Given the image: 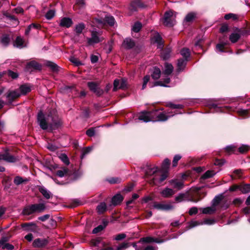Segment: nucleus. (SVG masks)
Masks as SVG:
<instances>
[{"instance_id": "nucleus-48", "label": "nucleus", "mask_w": 250, "mask_h": 250, "mask_svg": "<svg viewBox=\"0 0 250 250\" xmlns=\"http://www.w3.org/2000/svg\"><path fill=\"white\" fill-rule=\"evenodd\" d=\"M157 171V167L147 168L146 171V176L152 175L155 174Z\"/></svg>"}, {"instance_id": "nucleus-51", "label": "nucleus", "mask_w": 250, "mask_h": 250, "mask_svg": "<svg viewBox=\"0 0 250 250\" xmlns=\"http://www.w3.org/2000/svg\"><path fill=\"white\" fill-rule=\"evenodd\" d=\"M45 205V204H35L36 212H42L46 208V207Z\"/></svg>"}, {"instance_id": "nucleus-49", "label": "nucleus", "mask_w": 250, "mask_h": 250, "mask_svg": "<svg viewBox=\"0 0 250 250\" xmlns=\"http://www.w3.org/2000/svg\"><path fill=\"white\" fill-rule=\"evenodd\" d=\"M102 241V238L98 237L96 239H92L90 241V244L92 247H97L98 244Z\"/></svg>"}, {"instance_id": "nucleus-39", "label": "nucleus", "mask_w": 250, "mask_h": 250, "mask_svg": "<svg viewBox=\"0 0 250 250\" xmlns=\"http://www.w3.org/2000/svg\"><path fill=\"white\" fill-rule=\"evenodd\" d=\"M45 65L50 67L53 72H58L59 71V66L53 62L47 61L45 63Z\"/></svg>"}, {"instance_id": "nucleus-54", "label": "nucleus", "mask_w": 250, "mask_h": 250, "mask_svg": "<svg viewBox=\"0 0 250 250\" xmlns=\"http://www.w3.org/2000/svg\"><path fill=\"white\" fill-rule=\"evenodd\" d=\"M49 227H45L46 229H54L57 227V223L56 220L51 219L49 221Z\"/></svg>"}, {"instance_id": "nucleus-36", "label": "nucleus", "mask_w": 250, "mask_h": 250, "mask_svg": "<svg viewBox=\"0 0 250 250\" xmlns=\"http://www.w3.org/2000/svg\"><path fill=\"white\" fill-rule=\"evenodd\" d=\"M69 170L67 168L62 167L56 171V174L60 177H62L68 175Z\"/></svg>"}, {"instance_id": "nucleus-43", "label": "nucleus", "mask_w": 250, "mask_h": 250, "mask_svg": "<svg viewBox=\"0 0 250 250\" xmlns=\"http://www.w3.org/2000/svg\"><path fill=\"white\" fill-rule=\"evenodd\" d=\"M96 209L99 214L104 213L107 210L106 204H99Z\"/></svg>"}, {"instance_id": "nucleus-63", "label": "nucleus", "mask_w": 250, "mask_h": 250, "mask_svg": "<svg viewBox=\"0 0 250 250\" xmlns=\"http://www.w3.org/2000/svg\"><path fill=\"white\" fill-rule=\"evenodd\" d=\"M225 44L224 43H219L216 45V49L221 52L225 51Z\"/></svg>"}, {"instance_id": "nucleus-27", "label": "nucleus", "mask_w": 250, "mask_h": 250, "mask_svg": "<svg viewBox=\"0 0 250 250\" xmlns=\"http://www.w3.org/2000/svg\"><path fill=\"white\" fill-rule=\"evenodd\" d=\"M240 190L242 193H247L250 192V184L238 186L235 185V190Z\"/></svg>"}, {"instance_id": "nucleus-10", "label": "nucleus", "mask_w": 250, "mask_h": 250, "mask_svg": "<svg viewBox=\"0 0 250 250\" xmlns=\"http://www.w3.org/2000/svg\"><path fill=\"white\" fill-rule=\"evenodd\" d=\"M220 205V204H212L210 207L203 208H201L200 209L202 210V212L203 214H213L218 210Z\"/></svg>"}, {"instance_id": "nucleus-23", "label": "nucleus", "mask_w": 250, "mask_h": 250, "mask_svg": "<svg viewBox=\"0 0 250 250\" xmlns=\"http://www.w3.org/2000/svg\"><path fill=\"white\" fill-rule=\"evenodd\" d=\"M38 189L45 198L48 199L52 197V195L51 193L45 187L39 186H38Z\"/></svg>"}, {"instance_id": "nucleus-64", "label": "nucleus", "mask_w": 250, "mask_h": 250, "mask_svg": "<svg viewBox=\"0 0 250 250\" xmlns=\"http://www.w3.org/2000/svg\"><path fill=\"white\" fill-rule=\"evenodd\" d=\"M137 250H155L154 247L151 245H147L146 247L142 246V248Z\"/></svg>"}, {"instance_id": "nucleus-11", "label": "nucleus", "mask_w": 250, "mask_h": 250, "mask_svg": "<svg viewBox=\"0 0 250 250\" xmlns=\"http://www.w3.org/2000/svg\"><path fill=\"white\" fill-rule=\"evenodd\" d=\"M151 42L157 44V48L162 49L164 46V42L162 38L158 33L155 34L151 39Z\"/></svg>"}, {"instance_id": "nucleus-28", "label": "nucleus", "mask_w": 250, "mask_h": 250, "mask_svg": "<svg viewBox=\"0 0 250 250\" xmlns=\"http://www.w3.org/2000/svg\"><path fill=\"white\" fill-rule=\"evenodd\" d=\"M169 183L172 185L174 188L178 189L182 188L184 186V183L182 181H179L177 179L170 180Z\"/></svg>"}, {"instance_id": "nucleus-50", "label": "nucleus", "mask_w": 250, "mask_h": 250, "mask_svg": "<svg viewBox=\"0 0 250 250\" xmlns=\"http://www.w3.org/2000/svg\"><path fill=\"white\" fill-rule=\"evenodd\" d=\"M59 158L66 165H68L69 164L68 158L65 154H61L60 155Z\"/></svg>"}, {"instance_id": "nucleus-12", "label": "nucleus", "mask_w": 250, "mask_h": 250, "mask_svg": "<svg viewBox=\"0 0 250 250\" xmlns=\"http://www.w3.org/2000/svg\"><path fill=\"white\" fill-rule=\"evenodd\" d=\"M21 226L26 231H31L35 232H37L38 229L37 225L34 222L22 223Z\"/></svg>"}, {"instance_id": "nucleus-17", "label": "nucleus", "mask_w": 250, "mask_h": 250, "mask_svg": "<svg viewBox=\"0 0 250 250\" xmlns=\"http://www.w3.org/2000/svg\"><path fill=\"white\" fill-rule=\"evenodd\" d=\"M162 242V240H160L158 238H154L151 236H147L141 238L139 240V242H142L143 243L150 244L153 242L156 243H160Z\"/></svg>"}, {"instance_id": "nucleus-25", "label": "nucleus", "mask_w": 250, "mask_h": 250, "mask_svg": "<svg viewBox=\"0 0 250 250\" xmlns=\"http://www.w3.org/2000/svg\"><path fill=\"white\" fill-rule=\"evenodd\" d=\"M20 96H21V94L18 91L14 90V91L9 92L7 94L6 97H7V100L9 101H10V102H12L15 99L19 97Z\"/></svg>"}, {"instance_id": "nucleus-2", "label": "nucleus", "mask_w": 250, "mask_h": 250, "mask_svg": "<svg viewBox=\"0 0 250 250\" xmlns=\"http://www.w3.org/2000/svg\"><path fill=\"white\" fill-rule=\"evenodd\" d=\"M151 115L152 116V122H165L171 117V116L167 115L166 113L161 109L151 111Z\"/></svg>"}, {"instance_id": "nucleus-24", "label": "nucleus", "mask_w": 250, "mask_h": 250, "mask_svg": "<svg viewBox=\"0 0 250 250\" xmlns=\"http://www.w3.org/2000/svg\"><path fill=\"white\" fill-rule=\"evenodd\" d=\"M174 193L175 191L172 189L168 188H164L161 192L162 196L164 198H170L174 194Z\"/></svg>"}, {"instance_id": "nucleus-57", "label": "nucleus", "mask_w": 250, "mask_h": 250, "mask_svg": "<svg viewBox=\"0 0 250 250\" xmlns=\"http://www.w3.org/2000/svg\"><path fill=\"white\" fill-rule=\"evenodd\" d=\"M225 151L228 154H231L234 152V147L233 146H229L225 147Z\"/></svg>"}, {"instance_id": "nucleus-8", "label": "nucleus", "mask_w": 250, "mask_h": 250, "mask_svg": "<svg viewBox=\"0 0 250 250\" xmlns=\"http://www.w3.org/2000/svg\"><path fill=\"white\" fill-rule=\"evenodd\" d=\"M41 65L35 61H31L28 62L25 68L26 72L31 73L35 70H41Z\"/></svg>"}, {"instance_id": "nucleus-31", "label": "nucleus", "mask_w": 250, "mask_h": 250, "mask_svg": "<svg viewBox=\"0 0 250 250\" xmlns=\"http://www.w3.org/2000/svg\"><path fill=\"white\" fill-rule=\"evenodd\" d=\"M173 70V67L170 63H165V70L163 72V74L167 76L170 75Z\"/></svg>"}, {"instance_id": "nucleus-33", "label": "nucleus", "mask_w": 250, "mask_h": 250, "mask_svg": "<svg viewBox=\"0 0 250 250\" xmlns=\"http://www.w3.org/2000/svg\"><path fill=\"white\" fill-rule=\"evenodd\" d=\"M21 93L22 95H25L31 91V86L28 84H23L20 87Z\"/></svg>"}, {"instance_id": "nucleus-37", "label": "nucleus", "mask_w": 250, "mask_h": 250, "mask_svg": "<svg viewBox=\"0 0 250 250\" xmlns=\"http://www.w3.org/2000/svg\"><path fill=\"white\" fill-rule=\"evenodd\" d=\"M161 70L158 67H154L151 74L152 78L154 80L158 79L161 76Z\"/></svg>"}, {"instance_id": "nucleus-9", "label": "nucleus", "mask_w": 250, "mask_h": 250, "mask_svg": "<svg viewBox=\"0 0 250 250\" xmlns=\"http://www.w3.org/2000/svg\"><path fill=\"white\" fill-rule=\"evenodd\" d=\"M113 91H115L118 89H125L127 87L126 81L122 79L121 80L116 79L114 81Z\"/></svg>"}, {"instance_id": "nucleus-22", "label": "nucleus", "mask_w": 250, "mask_h": 250, "mask_svg": "<svg viewBox=\"0 0 250 250\" xmlns=\"http://www.w3.org/2000/svg\"><path fill=\"white\" fill-rule=\"evenodd\" d=\"M73 24L72 20L69 18H62L60 22V26L62 27H64L69 28Z\"/></svg>"}, {"instance_id": "nucleus-61", "label": "nucleus", "mask_w": 250, "mask_h": 250, "mask_svg": "<svg viewBox=\"0 0 250 250\" xmlns=\"http://www.w3.org/2000/svg\"><path fill=\"white\" fill-rule=\"evenodd\" d=\"M104 229V227L102 225H98L97 227L95 228L92 230V233H97Z\"/></svg>"}, {"instance_id": "nucleus-26", "label": "nucleus", "mask_w": 250, "mask_h": 250, "mask_svg": "<svg viewBox=\"0 0 250 250\" xmlns=\"http://www.w3.org/2000/svg\"><path fill=\"white\" fill-rule=\"evenodd\" d=\"M122 45L126 49H130L135 46V42L131 39L126 38L124 41Z\"/></svg>"}, {"instance_id": "nucleus-59", "label": "nucleus", "mask_w": 250, "mask_h": 250, "mask_svg": "<svg viewBox=\"0 0 250 250\" xmlns=\"http://www.w3.org/2000/svg\"><path fill=\"white\" fill-rule=\"evenodd\" d=\"M150 80V76L149 75L145 76L143 78V83L142 85V89L146 88L147 83Z\"/></svg>"}, {"instance_id": "nucleus-44", "label": "nucleus", "mask_w": 250, "mask_h": 250, "mask_svg": "<svg viewBox=\"0 0 250 250\" xmlns=\"http://www.w3.org/2000/svg\"><path fill=\"white\" fill-rule=\"evenodd\" d=\"M215 174L213 170H208L201 177L203 179H207L212 177Z\"/></svg>"}, {"instance_id": "nucleus-30", "label": "nucleus", "mask_w": 250, "mask_h": 250, "mask_svg": "<svg viewBox=\"0 0 250 250\" xmlns=\"http://www.w3.org/2000/svg\"><path fill=\"white\" fill-rule=\"evenodd\" d=\"M197 18V14L195 12L188 13L185 18L184 21L187 22H192Z\"/></svg>"}, {"instance_id": "nucleus-1", "label": "nucleus", "mask_w": 250, "mask_h": 250, "mask_svg": "<svg viewBox=\"0 0 250 250\" xmlns=\"http://www.w3.org/2000/svg\"><path fill=\"white\" fill-rule=\"evenodd\" d=\"M38 122L40 127L43 130L49 128L52 130L58 128L62 125V122L59 118L56 110L53 109L45 116L40 112L38 115Z\"/></svg>"}, {"instance_id": "nucleus-40", "label": "nucleus", "mask_w": 250, "mask_h": 250, "mask_svg": "<svg viewBox=\"0 0 250 250\" xmlns=\"http://www.w3.org/2000/svg\"><path fill=\"white\" fill-rule=\"evenodd\" d=\"M27 181H28L27 179H23L20 176H16L14 179V183L16 185H19L22 183H26Z\"/></svg>"}, {"instance_id": "nucleus-42", "label": "nucleus", "mask_w": 250, "mask_h": 250, "mask_svg": "<svg viewBox=\"0 0 250 250\" xmlns=\"http://www.w3.org/2000/svg\"><path fill=\"white\" fill-rule=\"evenodd\" d=\"M229 30L230 28L229 25L226 23H224L221 25V27L219 29V32L222 34H224L229 32Z\"/></svg>"}, {"instance_id": "nucleus-34", "label": "nucleus", "mask_w": 250, "mask_h": 250, "mask_svg": "<svg viewBox=\"0 0 250 250\" xmlns=\"http://www.w3.org/2000/svg\"><path fill=\"white\" fill-rule=\"evenodd\" d=\"M85 28V24L83 22H81L76 25L74 31L77 34L80 35Z\"/></svg>"}, {"instance_id": "nucleus-46", "label": "nucleus", "mask_w": 250, "mask_h": 250, "mask_svg": "<svg viewBox=\"0 0 250 250\" xmlns=\"http://www.w3.org/2000/svg\"><path fill=\"white\" fill-rule=\"evenodd\" d=\"M104 21L110 26H113L115 23V20L113 17L111 16H106L104 18Z\"/></svg>"}, {"instance_id": "nucleus-41", "label": "nucleus", "mask_w": 250, "mask_h": 250, "mask_svg": "<svg viewBox=\"0 0 250 250\" xmlns=\"http://www.w3.org/2000/svg\"><path fill=\"white\" fill-rule=\"evenodd\" d=\"M250 149V146L247 145H242L238 148L240 153L244 154L247 152Z\"/></svg>"}, {"instance_id": "nucleus-16", "label": "nucleus", "mask_w": 250, "mask_h": 250, "mask_svg": "<svg viewBox=\"0 0 250 250\" xmlns=\"http://www.w3.org/2000/svg\"><path fill=\"white\" fill-rule=\"evenodd\" d=\"M228 196V195L227 191L220 194L214 197L212 201V203H220L222 202H227Z\"/></svg>"}, {"instance_id": "nucleus-56", "label": "nucleus", "mask_w": 250, "mask_h": 250, "mask_svg": "<svg viewBox=\"0 0 250 250\" xmlns=\"http://www.w3.org/2000/svg\"><path fill=\"white\" fill-rule=\"evenodd\" d=\"M55 12L53 10H49L45 15V17L48 20L52 19L55 16Z\"/></svg>"}, {"instance_id": "nucleus-62", "label": "nucleus", "mask_w": 250, "mask_h": 250, "mask_svg": "<svg viewBox=\"0 0 250 250\" xmlns=\"http://www.w3.org/2000/svg\"><path fill=\"white\" fill-rule=\"evenodd\" d=\"M126 236V235L125 233H119L116 236L115 239L117 241H120L125 239Z\"/></svg>"}, {"instance_id": "nucleus-13", "label": "nucleus", "mask_w": 250, "mask_h": 250, "mask_svg": "<svg viewBox=\"0 0 250 250\" xmlns=\"http://www.w3.org/2000/svg\"><path fill=\"white\" fill-rule=\"evenodd\" d=\"M151 111H143L139 116V120L144 122H152V116Z\"/></svg>"}, {"instance_id": "nucleus-58", "label": "nucleus", "mask_w": 250, "mask_h": 250, "mask_svg": "<svg viewBox=\"0 0 250 250\" xmlns=\"http://www.w3.org/2000/svg\"><path fill=\"white\" fill-rule=\"evenodd\" d=\"M108 182L110 184H116L120 183L121 180L118 177H112L107 180Z\"/></svg>"}, {"instance_id": "nucleus-4", "label": "nucleus", "mask_w": 250, "mask_h": 250, "mask_svg": "<svg viewBox=\"0 0 250 250\" xmlns=\"http://www.w3.org/2000/svg\"><path fill=\"white\" fill-rule=\"evenodd\" d=\"M175 17L174 16V13L172 11H169L166 12L164 14V24L165 25L168 27H172L175 23Z\"/></svg>"}, {"instance_id": "nucleus-35", "label": "nucleus", "mask_w": 250, "mask_h": 250, "mask_svg": "<svg viewBox=\"0 0 250 250\" xmlns=\"http://www.w3.org/2000/svg\"><path fill=\"white\" fill-rule=\"evenodd\" d=\"M23 39L21 36H18L14 42V45L17 47L22 48L23 47Z\"/></svg>"}, {"instance_id": "nucleus-60", "label": "nucleus", "mask_w": 250, "mask_h": 250, "mask_svg": "<svg viewBox=\"0 0 250 250\" xmlns=\"http://www.w3.org/2000/svg\"><path fill=\"white\" fill-rule=\"evenodd\" d=\"M203 224H206L208 225H211L216 223V220L214 219H206L203 222H202Z\"/></svg>"}, {"instance_id": "nucleus-32", "label": "nucleus", "mask_w": 250, "mask_h": 250, "mask_svg": "<svg viewBox=\"0 0 250 250\" xmlns=\"http://www.w3.org/2000/svg\"><path fill=\"white\" fill-rule=\"evenodd\" d=\"M170 164V161L168 158H166L163 162L161 166V169L163 171L168 172L169 166Z\"/></svg>"}, {"instance_id": "nucleus-3", "label": "nucleus", "mask_w": 250, "mask_h": 250, "mask_svg": "<svg viewBox=\"0 0 250 250\" xmlns=\"http://www.w3.org/2000/svg\"><path fill=\"white\" fill-rule=\"evenodd\" d=\"M175 199L176 201L179 202L188 201L197 202L199 201L198 195L196 193L193 194L190 193L180 194Z\"/></svg>"}, {"instance_id": "nucleus-52", "label": "nucleus", "mask_w": 250, "mask_h": 250, "mask_svg": "<svg viewBox=\"0 0 250 250\" xmlns=\"http://www.w3.org/2000/svg\"><path fill=\"white\" fill-rule=\"evenodd\" d=\"M182 157L179 154L174 156L172 161V167H176L178 165V161L181 159Z\"/></svg>"}, {"instance_id": "nucleus-15", "label": "nucleus", "mask_w": 250, "mask_h": 250, "mask_svg": "<svg viewBox=\"0 0 250 250\" xmlns=\"http://www.w3.org/2000/svg\"><path fill=\"white\" fill-rule=\"evenodd\" d=\"M153 208L159 210L169 211L174 208L171 204H153Z\"/></svg>"}, {"instance_id": "nucleus-6", "label": "nucleus", "mask_w": 250, "mask_h": 250, "mask_svg": "<svg viewBox=\"0 0 250 250\" xmlns=\"http://www.w3.org/2000/svg\"><path fill=\"white\" fill-rule=\"evenodd\" d=\"M87 85L91 91L95 93L98 96H101L104 93V91L101 89L98 84L93 82H88Z\"/></svg>"}, {"instance_id": "nucleus-5", "label": "nucleus", "mask_w": 250, "mask_h": 250, "mask_svg": "<svg viewBox=\"0 0 250 250\" xmlns=\"http://www.w3.org/2000/svg\"><path fill=\"white\" fill-rule=\"evenodd\" d=\"M100 33L96 31L92 30L91 31L90 38H87V42L89 45H92L94 44L99 43L104 40L103 37H100Z\"/></svg>"}, {"instance_id": "nucleus-20", "label": "nucleus", "mask_w": 250, "mask_h": 250, "mask_svg": "<svg viewBox=\"0 0 250 250\" xmlns=\"http://www.w3.org/2000/svg\"><path fill=\"white\" fill-rule=\"evenodd\" d=\"M4 160L8 162H15L16 158L12 155H10L8 152L3 154L0 153V160Z\"/></svg>"}, {"instance_id": "nucleus-7", "label": "nucleus", "mask_w": 250, "mask_h": 250, "mask_svg": "<svg viewBox=\"0 0 250 250\" xmlns=\"http://www.w3.org/2000/svg\"><path fill=\"white\" fill-rule=\"evenodd\" d=\"M49 243L47 238H37L33 242V246L34 248H44Z\"/></svg>"}, {"instance_id": "nucleus-14", "label": "nucleus", "mask_w": 250, "mask_h": 250, "mask_svg": "<svg viewBox=\"0 0 250 250\" xmlns=\"http://www.w3.org/2000/svg\"><path fill=\"white\" fill-rule=\"evenodd\" d=\"M168 172L166 171H164V173L161 175L160 178H158V175L155 174V177L152 179L150 183L154 185L159 184L166 180Z\"/></svg>"}, {"instance_id": "nucleus-47", "label": "nucleus", "mask_w": 250, "mask_h": 250, "mask_svg": "<svg viewBox=\"0 0 250 250\" xmlns=\"http://www.w3.org/2000/svg\"><path fill=\"white\" fill-rule=\"evenodd\" d=\"M181 55L184 57L186 59L188 58L190 55V51L188 48H184L182 49L180 51Z\"/></svg>"}, {"instance_id": "nucleus-45", "label": "nucleus", "mask_w": 250, "mask_h": 250, "mask_svg": "<svg viewBox=\"0 0 250 250\" xmlns=\"http://www.w3.org/2000/svg\"><path fill=\"white\" fill-rule=\"evenodd\" d=\"M166 106L172 109H182L184 107L183 105L180 104H174L171 102H168Z\"/></svg>"}, {"instance_id": "nucleus-29", "label": "nucleus", "mask_w": 250, "mask_h": 250, "mask_svg": "<svg viewBox=\"0 0 250 250\" xmlns=\"http://www.w3.org/2000/svg\"><path fill=\"white\" fill-rule=\"evenodd\" d=\"M187 59H179L177 62V71L178 73L184 70L187 64Z\"/></svg>"}, {"instance_id": "nucleus-38", "label": "nucleus", "mask_w": 250, "mask_h": 250, "mask_svg": "<svg viewBox=\"0 0 250 250\" xmlns=\"http://www.w3.org/2000/svg\"><path fill=\"white\" fill-rule=\"evenodd\" d=\"M124 199L123 196L120 193L115 195L112 198L111 203H120Z\"/></svg>"}, {"instance_id": "nucleus-18", "label": "nucleus", "mask_w": 250, "mask_h": 250, "mask_svg": "<svg viewBox=\"0 0 250 250\" xmlns=\"http://www.w3.org/2000/svg\"><path fill=\"white\" fill-rule=\"evenodd\" d=\"M145 7V5L142 2L141 0H133L130 4V9L132 11H136L138 8Z\"/></svg>"}, {"instance_id": "nucleus-53", "label": "nucleus", "mask_w": 250, "mask_h": 250, "mask_svg": "<svg viewBox=\"0 0 250 250\" xmlns=\"http://www.w3.org/2000/svg\"><path fill=\"white\" fill-rule=\"evenodd\" d=\"M142 28V24L140 22H136L133 26L132 30L135 32H138Z\"/></svg>"}, {"instance_id": "nucleus-55", "label": "nucleus", "mask_w": 250, "mask_h": 250, "mask_svg": "<svg viewBox=\"0 0 250 250\" xmlns=\"http://www.w3.org/2000/svg\"><path fill=\"white\" fill-rule=\"evenodd\" d=\"M203 223H200L198 221H191L189 223V225L187 227L188 229H191L194 227H196L197 226L200 225H203Z\"/></svg>"}, {"instance_id": "nucleus-19", "label": "nucleus", "mask_w": 250, "mask_h": 250, "mask_svg": "<svg viewBox=\"0 0 250 250\" xmlns=\"http://www.w3.org/2000/svg\"><path fill=\"white\" fill-rule=\"evenodd\" d=\"M35 204L31 206H27L22 210V214L24 215H29L36 212Z\"/></svg>"}, {"instance_id": "nucleus-21", "label": "nucleus", "mask_w": 250, "mask_h": 250, "mask_svg": "<svg viewBox=\"0 0 250 250\" xmlns=\"http://www.w3.org/2000/svg\"><path fill=\"white\" fill-rule=\"evenodd\" d=\"M11 42L10 35L8 34H3L0 39V44L4 46L7 47L9 45Z\"/></svg>"}]
</instances>
